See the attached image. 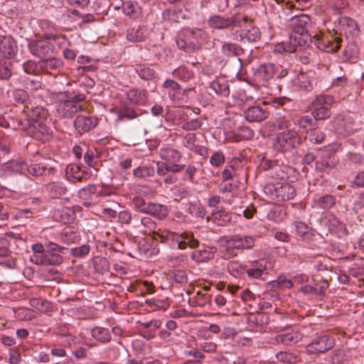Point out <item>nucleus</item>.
Instances as JSON below:
<instances>
[{
  "label": "nucleus",
  "instance_id": "nucleus-1",
  "mask_svg": "<svg viewBox=\"0 0 364 364\" xmlns=\"http://www.w3.org/2000/svg\"><path fill=\"white\" fill-rule=\"evenodd\" d=\"M154 233L162 242L168 243L171 246L176 245L180 250L185 249L188 245L191 248H196L199 244L198 240L188 233L178 234L168 230H158Z\"/></svg>",
  "mask_w": 364,
  "mask_h": 364
},
{
  "label": "nucleus",
  "instance_id": "nucleus-2",
  "mask_svg": "<svg viewBox=\"0 0 364 364\" xmlns=\"http://www.w3.org/2000/svg\"><path fill=\"white\" fill-rule=\"evenodd\" d=\"M263 191L270 198L278 201L291 200L296 196L295 188L282 181L268 183L264 186Z\"/></svg>",
  "mask_w": 364,
  "mask_h": 364
},
{
  "label": "nucleus",
  "instance_id": "nucleus-3",
  "mask_svg": "<svg viewBox=\"0 0 364 364\" xmlns=\"http://www.w3.org/2000/svg\"><path fill=\"white\" fill-rule=\"evenodd\" d=\"M33 254L30 257V261L37 265L56 266L63 262V257L55 253L45 252L44 247L41 243L33 244L31 247Z\"/></svg>",
  "mask_w": 364,
  "mask_h": 364
},
{
  "label": "nucleus",
  "instance_id": "nucleus-4",
  "mask_svg": "<svg viewBox=\"0 0 364 364\" xmlns=\"http://www.w3.org/2000/svg\"><path fill=\"white\" fill-rule=\"evenodd\" d=\"M334 98L329 95L316 97L310 105L311 114L315 120H323L331 116L330 107L334 103Z\"/></svg>",
  "mask_w": 364,
  "mask_h": 364
},
{
  "label": "nucleus",
  "instance_id": "nucleus-5",
  "mask_svg": "<svg viewBox=\"0 0 364 364\" xmlns=\"http://www.w3.org/2000/svg\"><path fill=\"white\" fill-rule=\"evenodd\" d=\"M311 24V18L306 14H299L292 16L289 19V27L294 33L293 36L296 37V41H300L301 45L310 39L308 34V28Z\"/></svg>",
  "mask_w": 364,
  "mask_h": 364
},
{
  "label": "nucleus",
  "instance_id": "nucleus-6",
  "mask_svg": "<svg viewBox=\"0 0 364 364\" xmlns=\"http://www.w3.org/2000/svg\"><path fill=\"white\" fill-rule=\"evenodd\" d=\"M300 141L301 138L294 130L282 131L277 134L273 147L277 151L284 153L295 148Z\"/></svg>",
  "mask_w": 364,
  "mask_h": 364
},
{
  "label": "nucleus",
  "instance_id": "nucleus-7",
  "mask_svg": "<svg viewBox=\"0 0 364 364\" xmlns=\"http://www.w3.org/2000/svg\"><path fill=\"white\" fill-rule=\"evenodd\" d=\"M220 245L228 251L235 250H248L255 245V238L252 236L223 237L220 240Z\"/></svg>",
  "mask_w": 364,
  "mask_h": 364
},
{
  "label": "nucleus",
  "instance_id": "nucleus-8",
  "mask_svg": "<svg viewBox=\"0 0 364 364\" xmlns=\"http://www.w3.org/2000/svg\"><path fill=\"white\" fill-rule=\"evenodd\" d=\"M208 22L211 28L215 29H225L230 26L242 27V24L247 22V17L240 15L232 17L215 15L211 16Z\"/></svg>",
  "mask_w": 364,
  "mask_h": 364
},
{
  "label": "nucleus",
  "instance_id": "nucleus-9",
  "mask_svg": "<svg viewBox=\"0 0 364 364\" xmlns=\"http://www.w3.org/2000/svg\"><path fill=\"white\" fill-rule=\"evenodd\" d=\"M46 122V121H41L36 123H30L29 122H23V119H19L18 122L13 120L11 127L14 129L24 130L28 134L38 138L40 134H50V129L48 128Z\"/></svg>",
  "mask_w": 364,
  "mask_h": 364
},
{
  "label": "nucleus",
  "instance_id": "nucleus-10",
  "mask_svg": "<svg viewBox=\"0 0 364 364\" xmlns=\"http://www.w3.org/2000/svg\"><path fill=\"white\" fill-rule=\"evenodd\" d=\"M30 52L41 60L50 57L53 48L50 41L46 38L30 41L28 44Z\"/></svg>",
  "mask_w": 364,
  "mask_h": 364
},
{
  "label": "nucleus",
  "instance_id": "nucleus-11",
  "mask_svg": "<svg viewBox=\"0 0 364 364\" xmlns=\"http://www.w3.org/2000/svg\"><path fill=\"white\" fill-rule=\"evenodd\" d=\"M333 346V339L327 335H323L313 339L306 346V350L309 354L323 353L332 348Z\"/></svg>",
  "mask_w": 364,
  "mask_h": 364
},
{
  "label": "nucleus",
  "instance_id": "nucleus-12",
  "mask_svg": "<svg viewBox=\"0 0 364 364\" xmlns=\"http://www.w3.org/2000/svg\"><path fill=\"white\" fill-rule=\"evenodd\" d=\"M84 100V95H79L73 97V100H66L60 102L58 105V112L63 117H72L75 113L81 109L80 105L77 103Z\"/></svg>",
  "mask_w": 364,
  "mask_h": 364
},
{
  "label": "nucleus",
  "instance_id": "nucleus-13",
  "mask_svg": "<svg viewBox=\"0 0 364 364\" xmlns=\"http://www.w3.org/2000/svg\"><path fill=\"white\" fill-rule=\"evenodd\" d=\"M294 84L304 91H311L316 85V73L313 70L300 73L294 79Z\"/></svg>",
  "mask_w": 364,
  "mask_h": 364
},
{
  "label": "nucleus",
  "instance_id": "nucleus-14",
  "mask_svg": "<svg viewBox=\"0 0 364 364\" xmlns=\"http://www.w3.org/2000/svg\"><path fill=\"white\" fill-rule=\"evenodd\" d=\"M272 267V262L267 259L254 260L251 262L249 268L245 267V274L250 278L259 279L267 270L271 269Z\"/></svg>",
  "mask_w": 364,
  "mask_h": 364
},
{
  "label": "nucleus",
  "instance_id": "nucleus-15",
  "mask_svg": "<svg viewBox=\"0 0 364 364\" xmlns=\"http://www.w3.org/2000/svg\"><path fill=\"white\" fill-rule=\"evenodd\" d=\"M275 69L273 64H262L254 71V79L262 85H267L273 77Z\"/></svg>",
  "mask_w": 364,
  "mask_h": 364
},
{
  "label": "nucleus",
  "instance_id": "nucleus-16",
  "mask_svg": "<svg viewBox=\"0 0 364 364\" xmlns=\"http://www.w3.org/2000/svg\"><path fill=\"white\" fill-rule=\"evenodd\" d=\"M25 119H22L23 122H29L30 123H36L37 122L47 121L48 112L41 107H36L34 108L25 107L23 110Z\"/></svg>",
  "mask_w": 364,
  "mask_h": 364
},
{
  "label": "nucleus",
  "instance_id": "nucleus-17",
  "mask_svg": "<svg viewBox=\"0 0 364 364\" xmlns=\"http://www.w3.org/2000/svg\"><path fill=\"white\" fill-rule=\"evenodd\" d=\"M97 124V119L87 114H80L74 121V127L80 134L89 132Z\"/></svg>",
  "mask_w": 364,
  "mask_h": 364
},
{
  "label": "nucleus",
  "instance_id": "nucleus-18",
  "mask_svg": "<svg viewBox=\"0 0 364 364\" xmlns=\"http://www.w3.org/2000/svg\"><path fill=\"white\" fill-rule=\"evenodd\" d=\"M17 53L15 40L11 36H0V53L6 58H12Z\"/></svg>",
  "mask_w": 364,
  "mask_h": 364
},
{
  "label": "nucleus",
  "instance_id": "nucleus-19",
  "mask_svg": "<svg viewBox=\"0 0 364 364\" xmlns=\"http://www.w3.org/2000/svg\"><path fill=\"white\" fill-rule=\"evenodd\" d=\"M336 32H344L346 35H357L358 28L356 22L346 16H342L338 18L335 22Z\"/></svg>",
  "mask_w": 364,
  "mask_h": 364
},
{
  "label": "nucleus",
  "instance_id": "nucleus-20",
  "mask_svg": "<svg viewBox=\"0 0 364 364\" xmlns=\"http://www.w3.org/2000/svg\"><path fill=\"white\" fill-rule=\"evenodd\" d=\"M244 115L245 119L250 122H259L268 117L269 113L258 106H252L247 108Z\"/></svg>",
  "mask_w": 364,
  "mask_h": 364
},
{
  "label": "nucleus",
  "instance_id": "nucleus-21",
  "mask_svg": "<svg viewBox=\"0 0 364 364\" xmlns=\"http://www.w3.org/2000/svg\"><path fill=\"white\" fill-rule=\"evenodd\" d=\"M301 339L300 333L295 329L288 328L276 336L275 341L284 345H291L297 343Z\"/></svg>",
  "mask_w": 364,
  "mask_h": 364
},
{
  "label": "nucleus",
  "instance_id": "nucleus-22",
  "mask_svg": "<svg viewBox=\"0 0 364 364\" xmlns=\"http://www.w3.org/2000/svg\"><path fill=\"white\" fill-rule=\"evenodd\" d=\"M326 224L328 227L329 231L338 237H343L346 235L345 225L334 215H328Z\"/></svg>",
  "mask_w": 364,
  "mask_h": 364
},
{
  "label": "nucleus",
  "instance_id": "nucleus-23",
  "mask_svg": "<svg viewBox=\"0 0 364 364\" xmlns=\"http://www.w3.org/2000/svg\"><path fill=\"white\" fill-rule=\"evenodd\" d=\"M26 164L20 160H11L3 164L1 166V171L4 175H11L21 173L26 169Z\"/></svg>",
  "mask_w": 364,
  "mask_h": 364
},
{
  "label": "nucleus",
  "instance_id": "nucleus-24",
  "mask_svg": "<svg viewBox=\"0 0 364 364\" xmlns=\"http://www.w3.org/2000/svg\"><path fill=\"white\" fill-rule=\"evenodd\" d=\"M45 189L48 195L52 198H60L67 191L66 186L60 181H53L47 183L45 186Z\"/></svg>",
  "mask_w": 364,
  "mask_h": 364
},
{
  "label": "nucleus",
  "instance_id": "nucleus-25",
  "mask_svg": "<svg viewBox=\"0 0 364 364\" xmlns=\"http://www.w3.org/2000/svg\"><path fill=\"white\" fill-rule=\"evenodd\" d=\"M297 46H301V42L300 41H296V37L291 35L289 42H282L276 44L274 48V52L277 53H282L284 52L294 53L296 50Z\"/></svg>",
  "mask_w": 364,
  "mask_h": 364
},
{
  "label": "nucleus",
  "instance_id": "nucleus-26",
  "mask_svg": "<svg viewBox=\"0 0 364 364\" xmlns=\"http://www.w3.org/2000/svg\"><path fill=\"white\" fill-rule=\"evenodd\" d=\"M143 211L159 219H163L168 215V209L165 205L158 203H148L144 205Z\"/></svg>",
  "mask_w": 364,
  "mask_h": 364
},
{
  "label": "nucleus",
  "instance_id": "nucleus-27",
  "mask_svg": "<svg viewBox=\"0 0 364 364\" xmlns=\"http://www.w3.org/2000/svg\"><path fill=\"white\" fill-rule=\"evenodd\" d=\"M122 11L126 16L133 19L139 18L142 15L141 6L136 2L131 1L123 3Z\"/></svg>",
  "mask_w": 364,
  "mask_h": 364
},
{
  "label": "nucleus",
  "instance_id": "nucleus-28",
  "mask_svg": "<svg viewBox=\"0 0 364 364\" xmlns=\"http://www.w3.org/2000/svg\"><path fill=\"white\" fill-rule=\"evenodd\" d=\"M245 24L248 25L242 30V33L240 34L241 39H246L248 42H256L258 41L260 38L259 28L250 25L248 19ZM244 25L245 23L242 24V28L244 27Z\"/></svg>",
  "mask_w": 364,
  "mask_h": 364
},
{
  "label": "nucleus",
  "instance_id": "nucleus-29",
  "mask_svg": "<svg viewBox=\"0 0 364 364\" xmlns=\"http://www.w3.org/2000/svg\"><path fill=\"white\" fill-rule=\"evenodd\" d=\"M335 205V198L331 195L317 196L314 198L312 207L323 210H328Z\"/></svg>",
  "mask_w": 364,
  "mask_h": 364
},
{
  "label": "nucleus",
  "instance_id": "nucleus-30",
  "mask_svg": "<svg viewBox=\"0 0 364 364\" xmlns=\"http://www.w3.org/2000/svg\"><path fill=\"white\" fill-rule=\"evenodd\" d=\"M159 155L163 160L168 163H177L181 158V153L171 147L161 148Z\"/></svg>",
  "mask_w": 364,
  "mask_h": 364
},
{
  "label": "nucleus",
  "instance_id": "nucleus-31",
  "mask_svg": "<svg viewBox=\"0 0 364 364\" xmlns=\"http://www.w3.org/2000/svg\"><path fill=\"white\" fill-rule=\"evenodd\" d=\"M210 87L218 95L227 97L230 94L228 84L225 80H215L210 82Z\"/></svg>",
  "mask_w": 364,
  "mask_h": 364
},
{
  "label": "nucleus",
  "instance_id": "nucleus-32",
  "mask_svg": "<svg viewBox=\"0 0 364 364\" xmlns=\"http://www.w3.org/2000/svg\"><path fill=\"white\" fill-rule=\"evenodd\" d=\"M145 91L138 90L136 89H130L127 92V99L132 104L140 105L143 104L145 101Z\"/></svg>",
  "mask_w": 364,
  "mask_h": 364
},
{
  "label": "nucleus",
  "instance_id": "nucleus-33",
  "mask_svg": "<svg viewBox=\"0 0 364 364\" xmlns=\"http://www.w3.org/2000/svg\"><path fill=\"white\" fill-rule=\"evenodd\" d=\"M341 39L339 37H335L333 41L323 38L319 43V48L326 52H335L340 48Z\"/></svg>",
  "mask_w": 364,
  "mask_h": 364
},
{
  "label": "nucleus",
  "instance_id": "nucleus-34",
  "mask_svg": "<svg viewBox=\"0 0 364 364\" xmlns=\"http://www.w3.org/2000/svg\"><path fill=\"white\" fill-rule=\"evenodd\" d=\"M62 65V60L56 58L48 57L40 60V66L43 70H55Z\"/></svg>",
  "mask_w": 364,
  "mask_h": 364
},
{
  "label": "nucleus",
  "instance_id": "nucleus-35",
  "mask_svg": "<svg viewBox=\"0 0 364 364\" xmlns=\"http://www.w3.org/2000/svg\"><path fill=\"white\" fill-rule=\"evenodd\" d=\"M176 45L179 49L184 50L186 53H193L199 48L200 45L196 42H193L190 38L178 39L176 41Z\"/></svg>",
  "mask_w": 364,
  "mask_h": 364
},
{
  "label": "nucleus",
  "instance_id": "nucleus-36",
  "mask_svg": "<svg viewBox=\"0 0 364 364\" xmlns=\"http://www.w3.org/2000/svg\"><path fill=\"white\" fill-rule=\"evenodd\" d=\"M92 336L96 340L105 343L111 339V333L107 328L102 327L94 328L91 331Z\"/></svg>",
  "mask_w": 364,
  "mask_h": 364
},
{
  "label": "nucleus",
  "instance_id": "nucleus-37",
  "mask_svg": "<svg viewBox=\"0 0 364 364\" xmlns=\"http://www.w3.org/2000/svg\"><path fill=\"white\" fill-rule=\"evenodd\" d=\"M173 75L180 80L187 82L192 79L194 73L186 66H180L175 69L173 72Z\"/></svg>",
  "mask_w": 364,
  "mask_h": 364
},
{
  "label": "nucleus",
  "instance_id": "nucleus-38",
  "mask_svg": "<svg viewBox=\"0 0 364 364\" xmlns=\"http://www.w3.org/2000/svg\"><path fill=\"white\" fill-rule=\"evenodd\" d=\"M144 31L141 28H129L127 32V38L131 42H140L145 39Z\"/></svg>",
  "mask_w": 364,
  "mask_h": 364
},
{
  "label": "nucleus",
  "instance_id": "nucleus-39",
  "mask_svg": "<svg viewBox=\"0 0 364 364\" xmlns=\"http://www.w3.org/2000/svg\"><path fill=\"white\" fill-rule=\"evenodd\" d=\"M227 268L230 274L235 277H240L245 274V266L237 261H230Z\"/></svg>",
  "mask_w": 364,
  "mask_h": 364
},
{
  "label": "nucleus",
  "instance_id": "nucleus-40",
  "mask_svg": "<svg viewBox=\"0 0 364 364\" xmlns=\"http://www.w3.org/2000/svg\"><path fill=\"white\" fill-rule=\"evenodd\" d=\"M155 169L153 166H140L134 169L133 174L134 177L139 178H146L154 175Z\"/></svg>",
  "mask_w": 364,
  "mask_h": 364
},
{
  "label": "nucleus",
  "instance_id": "nucleus-41",
  "mask_svg": "<svg viewBox=\"0 0 364 364\" xmlns=\"http://www.w3.org/2000/svg\"><path fill=\"white\" fill-rule=\"evenodd\" d=\"M61 240L69 245L77 242L79 240V235L75 232H73L70 228H65L61 232Z\"/></svg>",
  "mask_w": 364,
  "mask_h": 364
},
{
  "label": "nucleus",
  "instance_id": "nucleus-42",
  "mask_svg": "<svg viewBox=\"0 0 364 364\" xmlns=\"http://www.w3.org/2000/svg\"><path fill=\"white\" fill-rule=\"evenodd\" d=\"M28 173L34 176H40L46 173V171L50 172V168H48L46 166L41 164H33L26 167Z\"/></svg>",
  "mask_w": 364,
  "mask_h": 364
},
{
  "label": "nucleus",
  "instance_id": "nucleus-43",
  "mask_svg": "<svg viewBox=\"0 0 364 364\" xmlns=\"http://www.w3.org/2000/svg\"><path fill=\"white\" fill-rule=\"evenodd\" d=\"M272 288L289 289L293 286V282L284 276L278 277L277 279L269 283Z\"/></svg>",
  "mask_w": 364,
  "mask_h": 364
},
{
  "label": "nucleus",
  "instance_id": "nucleus-44",
  "mask_svg": "<svg viewBox=\"0 0 364 364\" xmlns=\"http://www.w3.org/2000/svg\"><path fill=\"white\" fill-rule=\"evenodd\" d=\"M80 168L78 166L75 164H71L68 166L65 169V173L68 178L70 181H80L82 178V176L80 173Z\"/></svg>",
  "mask_w": 364,
  "mask_h": 364
},
{
  "label": "nucleus",
  "instance_id": "nucleus-45",
  "mask_svg": "<svg viewBox=\"0 0 364 364\" xmlns=\"http://www.w3.org/2000/svg\"><path fill=\"white\" fill-rule=\"evenodd\" d=\"M276 358L278 361L283 363H295L297 361V357L289 352L281 351L276 355Z\"/></svg>",
  "mask_w": 364,
  "mask_h": 364
},
{
  "label": "nucleus",
  "instance_id": "nucleus-46",
  "mask_svg": "<svg viewBox=\"0 0 364 364\" xmlns=\"http://www.w3.org/2000/svg\"><path fill=\"white\" fill-rule=\"evenodd\" d=\"M163 87L171 97H173L180 88L179 84L171 79L166 80L164 82Z\"/></svg>",
  "mask_w": 364,
  "mask_h": 364
},
{
  "label": "nucleus",
  "instance_id": "nucleus-47",
  "mask_svg": "<svg viewBox=\"0 0 364 364\" xmlns=\"http://www.w3.org/2000/svg\"><path fill=\"white\" fill-rule=\"evenodd\" d=\"M294 124L306 132L309 129H311L313 121L310 117L305 115L300 117L298 119H295Z\"/></svg>",
  "mask_w": 364,
  "mask_h": 364
},
{
  "label": "nucleus",
  "instance_id": "nucleus-48",
  "mask_svg": "<svg viewBox=\"0 0 364 364\" xmlns=\"http://www.w3.org/2000/svg\"><path fill=\"white\" fill-rule=\"evenodd\" d=\"M188 212L193 216L198 218H203L206 214L205 208L198 203H191L188 208Z\"/></svg>",
  "mask_w": 364,
  "mask_h": 364
},
{
  "label": "nucleus",
  "instance_id": "nucleus-49",
  "mask_svg": "<svg viewBox=\"0 0 364 364\" xmlns=\"http://www.w3.org/2000/svg\"><path fill=\"white\" fill-rule=\"evenodd\" d=\"M241 48L233 43H225L222 47V52L228 57L240 55Z\"/></svg>",
  "mask_w": 364,
  "mask_h": 364
},
{
  "label": "nucleus",
  "instance_id": "nucleus-50",
  "mask_svg": "<svg viewBox=\"0 0 364 364\" xmlns=\"http://www.w3.org/2000/svg\"><path fill=\"white\" fill-rule=\"evenodd\" d=\"M295 228L297 234L304 240H308L311 236V229L307 225L301 222L295 223Z\"/></svg>",
  "mask_w": 364,
  "mask_h": 364
},
{
  "label": "nucleus",
  "instance_id": "nucleus-51",
  "mask_svg": "<svg viewBox=\"0 0 364 364\" xmlns=\"http://www.w3.org/2000/svg\"><path fill=\"white\" fill-rule=\"evenodd\" d=\"M211 220L218 225H225L230 220L228 215L220 211L213 213Z\"/></svg>",
  "mask_w": 364,
  "mask_h": 364
},
{
  "label": "nucleus",
  "instance_id": "nucleus-52",
  "mask_svg": "<svg viewBox=\"0 0 364 364\" xmlns=\"http://www.w3.org/2000/svg\"><path fill=\"white\" fill-rule=\"evenodd\" d=\"M24 71L28 74L36 75L41 72L42 68L40 66V62L38 64L32 60H28L23 64Z\"/></svg>",
  "mask_w": 364,
  "mask_h": 364
},
{
  "label": "nucleus",
  "instance_id": "nucleus-53",
  "mask_svg": "<svg viewBox=\"0 0 364 364\" xmlns=\"http://www.w3.org/2000/svg\"><path fill=\"white\" fill-rule=\"evenodd\" d=\"M137 114L134 110L130 108H124L117 111V119L122 121L125 119H133L136 117Z\"/></svg>",
  "mask_w": 364,
  "mask_h": 364
},
{
  "label": "nucleus",
  "instance_id": "nucleus-54",
  "mask_svg": "<svg viewBox=\"0 0 364 364\" xmlns=\"http://www.w3.org/2000/svg\"><path fill=\"white\" fill-rule=\"evenodd\" d=\"M291 122L289 119L284 117H280L277 118L274 123V127L282 131L291 130Z\"/></svg>",
  "mask_w": 364,
  "mask_h": 364
},
{
  "label": "nucleus",
  "instance_id": "nucleus-55",
  "mask_svg": "<svg viewBox=\"0 0 364 364\" xmlns=\"http://www.w3.org/2000/svg\"><path fill=\"white\" fill-rule=\"evenodd\" d=\"M12 94L14 100L17 103L24 104L28 100V95L23 90L16 89L13 91Z\"/></svg>",
  "mask_w": 364,
  "mask_h": 364
},
{
  "label": "nucleus",
  "instance_id": "nucleus-56",
  "mask_svg": "<svg viewBox=\"0 0 364 364\" xmlns=\"http://www.w3.org/2000/svg\"><path fill=\"white\" fill-rule=\"evenodd\" d=\"M186 38H190L191 40L192 38L196 39V41L198 39H203L205 37V32L200 28H196V29H188L186 31Z\"/></svg>",
  "mask_w": 364,
  "mask_h": 364
},
{
  "label": "nucleus",
  "instance_id": "nucleus-57",
  "mask_svg": "<svg viewBox=\"0 0 364 364\" xmlns=\"http://www.w3.org/2000/svg\"><path fill=\"white\" fill-rule=\"evenodd\" d=\"M146 303L149 306L152 311L165 309L167 306V304L163 300H156L152 299L146 300Z\"/></svg>",
  "mask_w": 364,
  "mask_h": 364
},
{
  "label": "nucleus",
  "instance_id": "nucleus-58",
  "mask_svg": "<svg viewBox=\"0 0 364 364\" xmlns=\"http://www.w3.org/2000/svg\"><path fill=\"white\" fill-rule=\"evenodd\" d=\"M225 162V156L220 151L213 153L210 159V163L212 166L218 167Z\"/></svg>",
  "mask_w": 364,
  "mask_h": 364
},
{
  "label": "nucleus",
  "instance_id": "nucleus-59",
  "mask_svg": "<svg viewBox=\"0 0 364 364\" xmlns=\"http://www.w3.org/2000/svg\"><path fill=\"white\" fill-rule=\"evenodd\" d=\"M90 252V246L83 245L77 247H74L71 250V255L77 257H82L87 255Z\"/></svg>",
  "mask_w": 364,
  "mask_h": 364
},
{
  "label": "nucleus",
  "instance_id": "nucleus-60",
  "mask_svg": "<svg viewBox=\"0 0 364 364\" xmlns=\"http://www.w3.org/2000/svg\"><path fill=\"white\" fill-rule=\"evenodd\" d=\"M196 139V134L194 133H188L186 134L183 139V144L187 149L191 150L194 149L195 142Z\"/></svg>",
  "mask_w": 364,
  "mask_h": 364
},
{
  "label": "nucleus",
  "instance_id": "nucleus-61",
  "mask_svg": "<svg viewBox=\"0 0 364 364\" xmlns=\"http://www.w3.org/2000/svg\"><path fill=\"white\" fill-rule=\"evenodd\" d=\"M238 134L240 136V139H238L237 140H240V139L248 140L253 137L254 132L250 128H249L247 127H240L238 128Z\"/></svg>",
  "mask_w": 364,
  "mask_h": 364
},
{
  "label": "nucleus",
  "instance_id": "nucleus-62",
  "mask_svg": "<svg viewBox=\"0 0 364 364\" xmlns=\"http://www.w3.org/2000/svg\"><path fill=\"white\" fill-rule=\"evenodd\" d=\"M31 305L40 311H47L50 308V304L39 299H33L31 300Z\"/></svg>",
  "mask_w": 364,
  "mask_h": 364
},
{
  "label": "nucleus",
  "instance_id": "nucleus-63",
  "mask_svg": "<svg viewBox=\"0 0 364 364\" xmlns=\"http://www.w3.org/2000/svg\"><path fill=\"white\" fill-rule=\"evenodd\" d=\"M201 126L200 119H195L183 124L182 128L186 131L196 130Z\"/></svg>",
  "mask_w": 364,
  "mask_h": 364
},
{
  "label": "nucleus",
  "instance_id": "nucleus-64",
  "mask_svg": "<svg viewBox=\"0 0 364 364\" xmlns=\"http://www.w3.org/2000/svg\"><path fill=\"white\" fill-rule=\"evenodd\" d=\"M95 268L102 272H107L109 269V262L105 258H100L95 262Z\"/></svg>",
  "mask_w": 364,
  "mask_h": 364
}]
</instances>
